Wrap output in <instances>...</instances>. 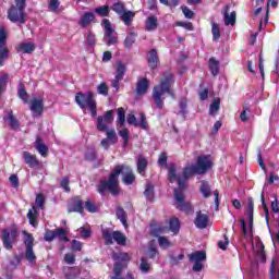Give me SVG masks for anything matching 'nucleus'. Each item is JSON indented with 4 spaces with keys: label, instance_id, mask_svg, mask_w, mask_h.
<instances>
[{
    "label": "nucleus",
    "instance_id": "1",
    "mask_svg": "<svg viewBox=\"0 0 279 279\" xmlns=\"http://www.w3.org/2000/svg\"><path fill=\"white\" fill-rule=\"evenodd\" d=\"M197 174L195 163L189 165L183 169L182 174H178L175 163H171L168 171L169 182H178L179 189H174V205L178 210L184 213H191L193 207L191 203L185 201L184 189H186V180L192 178V175Z\"/></svg>",
    "mask_w": 279,
    "mask_h": 279
},
{
    "label": "nucleus",
    "instance_id": "2",
    "mask_svg": "<svg viewBox=\"0 0 279 279\" xmlns=\"http://www.w3.org/2000/svg\"><path fill=\"white\" fill-rule=\"evenodd\" d=\"M121 174L123 175L122 182L126 184V186H130V184H133L134 180H136L132 168L125 165H119L111 171L107 181H100L98 193L105 195L106 191H109L111 195H119V175Z\"/></svg>",
    "mask_w": 279,
    "mask_h": 279
},
{
    "label": "nucleus",
    "instance_id": "3",
    "mask_svg": "<svg viewBox=\"0 0 279 279\" xmlns=\"http://www.w3.org/2000/svg\"><path fill=\"white\" fill-rule=\"evenodd\" d=\"M175 82L173 80V74L166 72L161 78L159 85L155 86L153 89V99L157 108H162L165 106V95H170L173 97V92L171 90V84Z\"/></svg>",
    "mask_w": 279,
    "mask_h": 279
},
{
    "label": "nucleus",
    "instance_id": "4",
    "mask_svg": "<svg viewBox=\"0 0 279 279\" xmlns=\"http://www.w3.org/2000/svg\"><path fill=\"white\" fill-rule=\"evenodd\" d=\"M8 19L11 23H25V0H15L8 11Z\"/></svg>",
    "mask_w": 279,
    "mask_h": 279
},
{
    "label": "nucleus",
    "instance_id": "5",
    "mask_svg": "<svg viewBox=\"0 0 279 279\" xmlns=\"http://www.w3.org/2000/svg\"><path fill=\"white\" fill-rule=\"evenodd\" d=\"M36 208H39V210H45V195L37 194L35 198V206H33L27 213V219L33 228L38 226V209Z\"/></svg>",
    "mask_w": 279,
    "mask_h": 279
},
{
    "label": "nucleus",
    "instance_id": "6",
    "mask_svg": "<svg viewBox=\"0 0 279 279\" xmlns=\"http://www.w3.org/2000/svg\"><path fill=\"white\" fill-rule=\"evenodd\" d=\"M102 239H105L106 245H112L114 242L118 245H125V234L121 231H113L111 232L110 229L102 230Z\"/></svg>",
    "mask_w": 279,
    "mask_h": 279
},
{
    "label": "nucleus",
    "instance_id": "7",
    "mask_svg": "<svg viewBox=\"0 0 279 279\" xmlns=\"http://www.w3.org/2000/svg\"><path fill=\"white\" fill-rule=\"evenodd\" d=\"M194 167L196 168L197 175H204V173H208L213 169V158L210 155H201L197 157Z\"/></svg>",
    "mask_w": 279,
    "mask_h": 279
},
{
    "label": "nucleus",
    "instance_id": "8",
    "mask_svg": "<svg viewBox=\"0 0 279 279\" xmlns=\"http://www.w3.org/2000/svg\"><path fill=\"white\" fill-rule=\"evenodd\" d=\"M17 236L19 234L14 228L3 229L0 233L1 241L5 250H12Z\"/></svg>",
    "mask_w": 279,
    "mask_h": 279
},
{
    "label": "nucleus",
    "instance_id": "9",
    "mask_svg": "<svg viewBox=\"0 0 279 279\" xmlns=\"http://www.w3.org/2000/svg\"><path fill=\"white\" fill-rule=\"evenodd\" d=\"M191 263H194L192 269L199 272L204 269V263H206V252L195 251L194 253L187 255Z\"/></svg>",
    "mask_w": 279,
    "mask_h": 279
},
{
    "label": "nucleus",
    "instance_id": "10",
    "mask_svg": "<svg viewBox=\"0 0 279 279\" xmlns=\"http://www.w3.org/2000/svg\"><path fill=\"white\" fill-rule=\"evenodd\" d=\"M114 121V111H106L104 116H99L96 119V128L99 132L108 131V125L112 124Z\"/></svg>",
    "mask_w": 279,
    "mask_h": 279
},
{
    "label": "nucleus",
    "instance_id": "11",
    "mask_svg": "<svg viewBox=\"0 0 279 279\" xmlns=\"http://www.w3.org/2000/svg\"><path fill=\"white\" fill-rule=\"evenodd\" d=\"M102 25L105 27V35L104 40L108 47L112 45H117L118 37L117 32L112 28V25L110 24V20H104Z\"/></svg>",
    "mask_w": 279,
    "mask_h": 279
},
{
    "label": "nucleus",
    "instance_id": "12",
    "mask_svg": "<svg viewBox=\"0 0 279 279\" xmlns=\"http://www.w3.org/2000/svg\"><path fill=\"white\" fill-rule=\"evenodd\" d=\"M75 101L77 104V106H80V108L86 112V108H88L89 106H93V104L95 102V96L93 95V93H77L75 96Z\"/></svg>",
    "mask_w": 279,
    "mask_h": 279
},
{
    "label": "nucleus",
    "instance_id": "13",
    "mask_svg": "<svg viewBox=\"0 0 279 279\" xmlns=\"http://www.w3.org/2000/svg\"><path fill=\"white\" fill-rule=\"evenodd\" d=\"M248 221V229L247 225L245 223V219L241 218L240 223L242 226V232L245 239L252 236V229L254 228V211H246L245 213Z\"/></svg>",
    "mask_w": 279,
    "mask_h": 279
},
{
    "label": "nucleus",
    "instance_id": "14",
    "mask_svg": "<svg viewBox=\"0 0 279 279\" xmlns=\"http://www.w3.org/2000/svg\"><path fill=\"white\" fill-rule=\"evenodd\" d=\"M141 121L136 120V116L133 113L129 114L126 121L129 125H135V128H141L142 130H147V121L145 120V113H140Z\"/></svg>",
    "mask_w": 279,
    "mask_h": 279
},
{
    "label": "nucleus",
    "instance_id": "15",
    "mask_svg": "<svg viewBox=\"0 0 279 279\" xmlns=\"http://www.w3.org/2000/svg\"><path fill=\"white\" fill-rule=\"evenodd\" d=\"M29 104L33 117H40L43 114V110H45V104L43 102V99L34 98Z\"/></svg>",
    "mask_w": 279,
    "mask_h": 279
},
{
    "label": "nucleus",
    "instance_id": "16",
    "mask_svg": "<svg viewBox=\"0 0 279 279\" xmlns=\"http://www.w3.org/2000/svg\"><path fill=\"white\" fill-rule=\"evenodd\" d=\"M210 219L208 218V215L203 214L202 211L196 213V218L194 220V223L198 230H206L208 228V222Z\"/></svg>",
    "mask_w": 279,
    "mask_h": 279
},
{
    "label": "nucleus",
    "instance_id": "17",
    "mask_svg": "<svg viewBox=\"0 0 279 279\" xmlns=\"http://www.w3.org/2000/svg\"><path fill=\"white\" fill-rule=\"evenodd\" d=\"M253 250L256 252L260 263H265V244H263V241H260V238H255L253 241Z\"/></svg>",
    "mask_w": 279,
    "mask_h": 279
},
{
    "label": "nucleus",
    "instance_id": "18",
    "mask_svg": "<svg viewBox=\"0 0 279 279\" xmlns=\"http://www.w3.org/2000/svg\"><path fill=\"white\" fill-rule=\"evenodd\" d=\"M22 156L24 158L25 165H27L31 169L40 167V161H38V158H36V155H32L29 151H24Z\"/></svg>",
    "mask_w": 279,
    "mask_h": 279
},
{
    "label": "nucleus",
    "instance_id": "19",
    "mask_svg": "<svg viewBox=\"0 0 279 279\" xmlns=\"http://www.w3.org/2000/svg\"><path fill=\"white\" fill-rule=\"evenodd\" d=\"M225 25H234L236 23V12L232 11L230 13V5H226L223 11Z\"/></svg>",
    "mask_w": 279,
    "mask_h": 279
},
{
    "label": "nucleus",
    "instance_id": "20",
    "mask_svg": "<svg viewBox=\"0 0 279 279\" xmlns=\"http://www.w3.org/2000/svg\"><path fill=\"white\" fill-rule=\"evenodd\" d=\"M69 213H84V202L82 198L74 197L69 206Z\"/></svg>",
    "mask_w": 279,
    "mask_h": 279
},
{
    "label": "nucleus",
    "instance_id": "21",
    "mask_svg": "<svg viewBox=\"0 0 279 279\" xmlns=\"http://www.w3.org/2000/svg\"><path fill=\"white\" fill-rule=\"evenodd\" d=\"M147 62H148L149 69L154 70L158 68L160 60L158 59V51L156 49H151L148 52Z\"/></svg>",
    "mask_w": 279,
    "mask_h": 279
},
{
    "label": "nucleus",
    "instance_id": "22",
    "mask_svg": "<svg viewBox=\"0 0 279 279\" xmlns=\"http://www.w3.org/2000/svg\"><path fill=\"white\" fill-rule=\"evenodd\" d=\"M17 51L21 53H34V51H36V45L32 41L21 43L17 46Z\"/></svg>",
    "mask_w": 279,
    "mask_h": 279
},
{
    "label": "nucleus",
    "instance_id": "23",
    "mask_svg": "<svg viewBox=\"0 0 279 279\" xmlns=\"http://www.w3.org/2000/svg\"><path fill=\"white\" fill-rule=\"evenodd\" d=\"M35 148L38 151V154H40V156H43V158H47L49 148L47 147V145L45 143H43V140L40 137H37V140L35 142Z\"/></svg>",
    "mask_w": 279,
    "mask_h": 279
},
{
    "label": "nucleus",
    "instance_id": "24",
    "mask_svg": "<svg viewBox=\"0 0 279 279\" xmlns=\"http://www.w3.org/2000/svg\"><path fill=\"white\" fill-rule=\"evenodd\" d=\"M93 21H95V14L92 12H86L81 16L78 25H81V27H88Z\"/></svg>",
    "mask_w": 279,
    "mask_h": 279
},
{
    "label": "nucleus",
    "instance_id": "25",
    "mask_svg": "<svg viewBox=\"0 0 279 279\" xmlns=\"http://www.w3.org/2000/svg\"><path fill=\"white\" fill-rule=\"evenodd\" d=\"M156 29H158V17L150 15L146 19V31L156 32Z\"/></svg>",
    "mask_w": 279,
    "mask_h": 279
},
{
    "label": "nucleus",
    "instance_id": "26",
    "mask_svg": "<svg viewBox=\"0 0 279 279\" xmlns=\"http://www.w3.org/2000/svg\"><path fill=\"white\" fill-rule=\"evenodd\" d=\"M149 88V81L147 78H141L136 85L137 95H145Z\"/></svg>",
    "mask_w": 279,
    "mask_h": 279
},
{
    "label": "nucleus",
    "instance_id": "27",
    "mask_svg": "<svg viewBox=\"0 0 279 279\" xmlns=\"http://www.w3.org/2000/svg\"><path fill=\"white\" fill-rule=\"evenodd\" d=\"M147 165H148L147 159L143 155H140L137 157V173H140L141 175H145Z\"/></svg>",
    "mask_w": 279,
    "mask_h": 279
},
{
    "label": "nucleus",
    "instance_id": "28",
    "mask_svg": "<svg viewBox=\"0 0 279 279\" xmlns=\"http://www.w3.org/2000/svg\"><path fill=\"white\" fill-rule=\"evenodd\" d=\"M134 16H136V13L132 11H124L121 15L120 19L124 23V25H132V21H134Z\"/></svg>",
    "mask_w": 279,
    "mask_h": 279
},
{
    "label": "nucleus",
    "instance_id": "29",
    "mask_svg": "<svg viewBox=\"0 0 279 279\" xmlns=\"http://www.w3.org/2000/svg\"><path fill=\"white\" fill-rule=\"evenodd\" d=\"M144 196L146 197L147 202L154 203V199L156 198V193L154 192V185L151 183L146 184Z\"/></svg>",
    "mask_w": 279,
    "mask_h": 279
},
{
    "label": "nucleus",
    "instance_id": "30",
    "mask_svg": "<svg viewBox=\"0 0 279 279\" xmlns=\"http://www.w3.org/2000/svg\"><path fill=\"white\" fill-rule=\"evenodd\" d=\"M17 97L24 101V104H27L29 101V95H27V90H25V85L20 84L17 87Z\"/></svg>",
    "mask_w": 279,
    "mask_h": 279
},
{
    "label": "nucleus",
    "instance_id": "31",
    "mask_svg": "<svg viewBox=\"0 0 279 279\" xmlns=\"http://www.w3.org/2000/svg\"><path fill=\"white\" fill-rule=\"evenodd\" d=\"M201 193L205 198L210 197L213 195V190L210 187V184L206 181H203L201 184Z\"/></svg>",
    "mask_w": 279,
    "mask_h": 279
},
{
    "label": "nucleus",
    "instance_id": "32",
    "mask_svg": "<svg viewBox=\"0 0 279 279\" xmlns=\"http://www.w3.org/2000/svg\"><path fill=\"white\" fill-rule=\"evenodd\" d=\"M85 45L87 47H95V45H97V37L95 36V33H93L92 31L87 32Z\"/></svg>",
    "mask_w": 279,
    "mask_h": 279
},
{
    "label": "nucleus",
    "instance_id": "33",
    "mask_svg": "<svg viewBox=\"0 0 279 279\" xmlns=\"http://www.w3.org/2000/svg\"><path fill=\"white\" fill-rule=\"evenodd\" d=\"M25 258L31 263V265H34V263H36V254L34 253V246H28L26 248Z\"/></svg>",
    "mask_w": 279,
    "mask_h": 279
},
{
    "label": "nucleus",
    "instance_id": "34",
    "mask_svg": "<svg viewBox=\"0 0 279 279\" xmlns=\"http://www.w3.org/2000/svg\"><path fill=\"white\" fill-rule=\"evenodd\" d=\"M106 136L111 145H117L119 137H117V132L114 131V129L107 130Z\"/></svg>",
    "mask_w": 279,
    "mask_h": 279
},
{
    "label": "nucleus",
    "instance_id": "35",
    "mask_svg": "<svg viewBox=\"0 0 279 279\" xmlns=\"http://www.w3.org/2000/svg\"><path fill=\"white\" fill-rule=\"evenodd\" d=\"M10 80L9 74H2L0 76V97L5 93V88H8V81Z\"/></svg>",
    "mask_w": 279,
    "mask_h": 279
},
{
    "label": "nucleus",
    "instance_id": "36",
    "mask_svg": "<svg viewBox=\"0 0 279 279\" xmlns=\"http://www.w3.org/2000/svg\"><path fill=\"white\" fill-rule=\"evenodd\" d=\"M209 70L213 75H219V61L215 58L209 59Z\"/></svg>",
    "mask_w": 279,
    "mask_h": 279
},
{
    "label": "nucleus",
    "instance_id": "37",
    "mask_svg": "<svg viewBox=\"0 0 279 279\" xmlns=\"http://www.w3.org/2000/svg\"><path fill=\"white\" fill-rule=\"evenodd\" d=\"M170 230L174 234H178L180 232V220L175 217H172L169 221Z\"/></svg>",
    "mask_w": 279,
    "mask_h": 279
},
{
    "label": "nucleus",
    "instance_id": "38",
    "mask_svg": "<svg viewBox=\"0 0 279 279\" xmlns=\"http://www.w3.org/2000/svg\"><path fill=\"white\" fill-rule=\"evenodd\" d=\"M117 217L118 219H120L124 228H128V216L125 215V210H123V208L121 207L117 208Z\"/></svg>",
    "mask_w": 279,
    "mask_h": 279
},
{
    "label": "nucleus",
    "instance_id": "39",
    "mask_svg": "<svg viewBox=\"0 0 279 279\" xmlns=\"http://www.w3.org/2000/svg\"><path fill=\"white\" fill-rule=\"evenodd\" d=\"M54 236L56 239H59V241H63L64 243H69V238H66V231L62 228L54 230Z\"/></svg>",
    "mask_w": 279,
    "mask_h": 279
},
{
    "label": "nucleus",
    "instance_id": "40",
    "mask_svg": "<svg viewBox=\"0 0 279 279\" xmlns=\"http://www.w3.org/2000/svg\"><path fill=\"white\" fill-rule=\"evenodd\" d=\"M158 243L162 250H169V247H173V242L169 241V239L166 236H159Z\"/></svg>",
    "mask_w": 279,
    "mask_h": 279
},
{
    "label": "nucleus",
    "instance_id": "41",
    "mask_svg": "<svg viewBox=\"0 0 279 279\" xmlns=\"http://www.w3.org/2000/svg\"><path fill=\"white\" fill-rule=\"evenodd\" d=\"M85 209L88 213H98L99 211V205H97L95 202L87 199L85 202Z\"/></svg>",
    "mask_w": 279,
    "mask_h": 279
},
{
    "label": "nucleus",
    "instance_id": "42",
    "mask_svg": "<svg viewBox=\"0 0 279 279\" xmlns=\"http://www.w3.org/2000/svg\"><path fill=\"white\" fill-rule=\"evenodd\" d=\"M211 34H213L214 41H217L221 38V31L219 29V24L217 23L211 24Z\"/></svg>",
    "mask_w": 279,
    "mask_h": 279
},
{
    "label": "nucleus",
    "instance_id": "43",
    "mask_svg": "<svg viewBox=\"0 0 279 279\" xmlns=\"http://www.w3.org/2000/svg\"><path fill=\"white\" fill-rule=\"evenodd\" d=\"M140 269L142 274H147L151 269V264L147 262V258L142 257L141 264H140Z\"/></svg>",
    "mask_w": 279,
    "mask_h": 279
},
{
    "label": "nucleus",
    "instance_id": "44",
    "mask_svg": "<svg viewBox=\"0 0 279 279\" xmlns=\"http://www.w3.org/2000/svg\"><path fill=\"white\" fill-rule=\"evenodd\" d=\"M134 43H136V34L130 33L126 36V38L124 39V47L126 49H130V47H132V45H134Z\"/></svg>",
    "mask_w": 279,
    "mask_h": 279
},
{
    "label": "nucleus",
    "instance_id": "45",
    "mask_svg": "<svg viewBox=\"0 0 279 279\" xmlns=\"http://www.w3.org/2000/svg\"><path fill=\"white\" fill-rule=\"evenodd\" d=\"M119 136L123 140L124 147H128V143H130V131H128V129H122L119 131Z\"/></svg>",
    "mask_w": 279,
    "mask_h": 279
},
{
    "label": "nucleus",
    "instance_id": "46",
    "mask_svg": "<svg viewBox=\"0 0 279 279\" xmlns=\"http://www.w3.org/2000/svg\"><path fill=\"white\" fill-rule=\"evenodd\" d=\"M111 10H113V12H116L117 14H119V16H121L125 11V4H123V2H117L112 5Z\"/></svg>",
    "mask_w": 279,
    "mask_h": 279
},
{
    "label": "nucleus",
    "instance_id": "47",
    "mask_svg": "<svg viewBox=\"0 0 279 279\" xmlns=\"http://www.w3.org/2000/svg\"><path fill=\"white\" fill-rule=\"evenodd\" d=\"M8 121L10 123V128L12 130H19V120H16V118H14V114H12V111L9 112V116H8Z\"/></svg>",
    "mask_w": 279,
    "mask_h": 279
},
{
    "label": "nucleus",
    "instance_id": "48",
    "mask_svg": "<svg viewBox=\"0 0 279 279\" xmlns=\"http://www.w3.org/2000/svg\"><path fill=\"white\" fill-rule=\"evenodd\" d=\"M24 244L25 247H34V236L32 234L24 231Z\"/></svg>",
    "mask_w": 279,
    "mask_h": 279
},
{
    "label": "nucleus",
    "instance_id": "49",
    "mask_svg": "<svg viewBox=\"0 0 279 279\" xmlns=\"http://www.w3.org/2000/svg\"><path fill=\"white\" fill-rule=\"evenodd\" d=\"M125 76V65L119 61L117 66V75L116 77L122 78Z\"/></svg>",
    "mask_w": 279,
    "mask_h": 279
},
{
    "label": "nucleus",
    "instance_id": "50",
    "mask_svg": "<svg viewBox=\"0 0 279 279\" xmlns=\"http://www.w3.org/2000/svg\"><path fill=\"white\" fill-rule=\"evenodd\" d=\"M118 123L123 128L125 125V109L119 108L118 109Z\"/></svg>",
    "mask_w": 279,
    "mask_h": 279
},
{
    "label": "nucleus",
    "instance_id": "51",
    "mask_svg": "<svg viewBox=\"0 0 279 279\" xmlns=\"http://www.w3.org/2000/svg\"><path fill=\"white\" fill-rule=\"evenodd\" d=\"M221 100L219 98L215 99L214 102L210 105L209 114H215L219 111V106Z\"/></svg>",
    "mask_w": 279,
    "mask_h": 279
},
{
    "label": "nucleus",
    "instance_id": "52",
    "mask_svg": "<svg viewBox=\"0 0 279 279\" xmlns=\"http://www.w3.org/2000/svg\"><path fill=\"white\" fill-rule=\"evenodd\" d=\"M112 258L114 260H130V255L128 253H113Z\"/></svg>",
    "mask_w": 279,
    "mask_h": 279
},
{
    "label": "nucleus",
    "instance_id": "53",
    "mask_svg": "<svg viewBox=\"0 0 279 279\" xmlns=\"http://www.w3.org/2000/svg\"><path fill=\"white\" fill-rule=\"evenodd\" d=\"M228 245H230V240L228 239L227 235H223V240H220V241L218 242V247H219L220 250L226 251V250H228Z\"/></svg>",
    "mask_w": 279,
    "mask_h": 279
},
{
    "label": "nucleus",
    "instance_id": "54",
    "mask_svg": "<svg viewBox=\"0 0 279 279\" xmlns=\"http://www.w3.org/2000/svg\"><path fill=\"white\" fill-rule=\"evenodd\" d=\"M108 7H98L95 9V13L98 14L99 16H108L109 13Z\"/></svg>",
    "mask_w": 279,
    "mask_h": 279
},
{
    "label": "nucleus",
    "instance_id": "55",
    "mask_svg": "<svg viewBox=\"0 0 279 279\" xmlns=\"http://www.w3.org/2000/svg\"><path fill=\"white\" fill-rule=\"evenodd\" d=\"M175 25L178 27H184V29H187V32H193V23L191 22H177Z\"/></svg>",
    "mask_w": 279,
    "mask_h": 279
},
{
    "label": "nucleus",
    "instance_id": "56",
    "mask_svg": "<svg viewBox=\"0 0 279 279\" xmlns=\"http://www.w3.org/2000/svg\"><path fill=\"white\" fill-rule=\"evenodd\" d=\"M123 270V266L120 263H116L113 266V278H121V271Z\"/></svg>",
    "mask_w": 279,
    "mask_h": 279
},
{
    "label": "nucleus",
    "instance_id": "57",
    "mask_svg": "<svg viewBox=\"0 0 279 279\" xmlns=\"http://www.w3.org/2000/svg\"><path fill=\"white\" fill-rule=\"evenodd\" d=\"M8 48L0 49V66H3V62L8 60Z\"/></svg>",
    "mask_w": 279,
    "mask_h": 279
},
{
    "label": "nucleus",
    "instance_id": "58",
    "mask_svg": "<svg viewBox=\"0 0 279 279\" xmlns=\"http://www.w3.org/2000/svg\"><path fill=\"white\" fill-rule=\"evenodd\" d=\"M97 92H98L99 95H104L105 97H107V95H108V85H106V83H101L100 85H98Z\"/></svg>",
    "mask_w": 279,
    "mask_h": 279
},
{
    "label": "nucleus",
    "instance_id": "59",
    "mask_svg": "<svg viewBox=\"0 0 279 279\" xmlns=\"http://www.w3.org/2000/svg\"><path fill=\"white\" fill-rule=\"evenodd\" d=\"M45 241L51 242L56 239V230H48L44 235Z\"/></svg>",
    "mask_w": 279,
    "mask_h": 279
},
{
    "label": "nucleus",
    "instance_id": "60",
    "mask_svg": "<svg viewBox=\"0 0 279 279\" xmlns=\"http://www.w3.org/2000/svg\"><path fill=\"white\" fill-rule=\"evenodd\" d=\"M181 10L185 19H193V16H195V13L191 9H189V7H181Z\"/></svg>",
    "mask_w": 279,
    "mask_h": 279
},
{
    "label": "nucleus",
    "instance_id": "61",
    "mask_svg": "<svg viewBox=\"0 0 279 279\" xmlns=\"http://www.w3.org/2000/svg\"><path fill=\"white\" fill-rule=\"evenodd\" d=\"M165 230H167V228H165V227L151 228L150 234L153 236H158L159 234H162V232H165Z\"/></svg>",
    "mask_w": 279,
    "mask_h": 279
},
{
    "label": "nucleus",
    "instance_id": "62",
    "mask_svg": "<svg viewBox=\"0 0 279 279\" xmlns=\"http://www.w3.org/2000/svg\"><path fill=\"white\" fill-rule=\"evenodd\" d=\"M61 187L63 189V191H65V193H70L71 192V187L69 186V178H63L61 181Z\"/></svg>",
    "mask_w": 279,
    "mask_h": 279
},
{
    "label": "nucleus",
    "instance_id": "63",
    "mask_svg": "<svg viewBox=\"0 0 279 279\" xmlns=\"http://www.w3.org/2000/svg\"><path fill=\"white\" fill-rule=\"evenodd\" d=\"M64 260L68 265H73V263H75V255L73 253H68L64 256Z\"/></svg>",
    "mask_w": 279,
    "mask_h": 279
},
{
    "label": "nucleus",
    "instance_id": "64",
    "mask_svg": "<svg viewBox=\"0 0 279 279\" xmlns=\"http://www.w3.org/2000/svg\"><path fill=\"white\" fill-rule=\"evenodd\" d=\"M72 250L73 252H82V242L77 240L72 241Z\"/></svg>",
    "mask_w": 279,
    "mask_h": 279
}]
</instances>
